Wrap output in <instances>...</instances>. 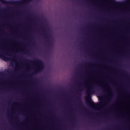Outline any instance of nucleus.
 Returning <instances> with one entry per match:
<instances>
[{
	"instance_id": "obj_1",
	"label": "nucleus",
	"mask_w": 130,
	"mask_h": 130,
	"mask_svg": "<svg viewBox=\"0 0 130 130\" xmlns=\"http://www.w3.org/2000/svg\"><path fill=\"white\" fill-rule=\"evenodd\" d=\"M26 62L28 63H36L38 64V67L36 70L34 72V74H37V73H41L42 71H43L44 69V64L42 60L39 59H36L35 60L32 61L31 60H26Z\"/></svg>"
},
{
	"instance_id": "obj_2",
	"label": "nucleus",
	"mask_w": 130,
	"mask_h": 130,
	"mask_svg": "<svg viewBox=\"0 0 130 130\" xmlns=\"http://www.w3.org/2000/svg\"><path fill=\"white\" fill-rule=\"evenodd\" d=\"M93 87L89 89L88 91H87V94H88L87 98L90 99V103L86 102L87 105H92V106H95L96 104L94 103V102L91 100V93L93 92Z\"/></svg>"
},
{
	"instance_id": "obj_3",
	"label": "nucleus",
	"mask_w": 130,
	"mask_h": 130,
	"mask_svg": "<svg viewBox=\"0 0 130 130\" xmlns=\"http://www.w3.org/2000/svg\"><path fill=\"white\" fill-rule=\"evenodd\" d=\"M25 2H31L32 0H24ZM0 2L4 5H16L17 2L15 1H7L6 0H0Z\"/></svg>"
},
{
	"instance_id": "obj_4",
	"label": "nucleus",
	"mask_w": 130,
	"mask_h": 130,
	"mask_svg": "<svg viewBox=\"0 0 130 130\" xmlns=\"http://www.w3.org/2000/svg\"><path fill=\"white\" fill-rule=\"evenodd\" d=\"M79 106L82 107V108H84V105L83 104V103L82 102L81 100H79Z\"/></svg>"
},
{
	"instance_id": "obj_5",
	"label": "nucleus",
	"mask_w": 130,
	"mask_h": 130,
	"mask_svg": "<svg viewBox=\"0 0 130 130\" xmlns=\"http://www.w3.org/2000/svg\"><path fill=\"white\" fill-rule=\"evenodd\" d=\"M5 54H8V53H1L0 52V56L2 57H4V58H6V56H5Z\"/></svg>"
},
{
	"instance_id": "obj_6",
	"label": "nucleus",
	"mask_w": 130,
	"mask_h": 130,
	"mask_svg": "<svg viewBox=\"0 0 130 130\" xmlns=\"http://www.w3.org/2000/svg\"><path fill=\"white\" fill-rule=\"evenodd\" d=\"M44 35H45V37H46V38H48L49 36H48V34H47V33L45 32Z\"/></svg>"
},
{
	"instance_id": "obj_7",
	"label": "nucleus",
	"mask_w": 130,
	"mask_h": 130,
	"mask_svg": "<svg viewBox=\"0 0 130 130\" xmlns=\"http://www.w3.org/2000/svg\"><path fill=\"white\" fill-rule=\"evenodd\" d=\"M0 51H4V49L2 48H0Z\"/></svg>"
},
{
	"instance_id": "obj_8",
	"label": "nucleus",
	"mask_w": 130,
	"mask_h": 130,
	"mask_svg": "<svg viewBox=\"0 0 130 130\" xmlns=\"http://www.w3.org/2000/svg\"><path fill=\"white\" fill-rule=\"evenodd\" d=\"M102 90H103V92H105V89L104 88H102Z\"/></svg>"
},
{
	"instance_id": "obj_9",
	"label": "nucleus",
	"mask_w": 130,
	"mask_h": 130,
	"mask_svg": "<svg viewBox=\"0 0 130 130\" xmlns=\"http://www.w3.org/2000/svg\"><path fill=\"white\" fill-rule=\"evenodd\" d=\"M113 2H114L116 4H117V2H115L114 0H113Z\"/></svg>"
},
{
	"instance_id": "obj_10",
	"label": "nucleus",
	"mask_w": 130,
	"mask_h": 130,
	"mask_svg": "<svg viewBox=\"0 0 130 130\" xmlns=\"http://www.w3.org/2000/svg\"><path fill=\"white\" fill-rule=\"evenodd\" d=\"M98 90H101V88H100V87H99Z\"/></svg>"
},
{
	"instance_id": "obj_11",
	"label": "nucleus",
	"mask_w": 130,
	"mask_h": 130,
	"mask_svg": "<svg viewBox=\"0 0 130 130\" xmlns=\"http://www.w3.org/2000/svg\"><path fill=\"white\" fill-rule=\"evenodd\" d=\"M101 104H103V103H102H102H101Z\"/></svg>"
},
{
	"instance_id": "obj_12",
	"label": "nucleus",
	"mask_w": 130,
	"mask_h": 130,
	"mask_svg": "<svg viewBox=\"0 0 130 130\" xmlns=\"http://www.w3.org/2000/svg\"><path fill=\"white\" fill-rule=\"evenodd\" d=\"M47 41H48V42H49V41L48 40H47Z\"/></svg>"
},
{
	"instance_id": "obj_13",
	"label": "nucleus",
	"mask_w": 130,
	"mask_h": 130,
	"mask_svg": "<svg viewBox=\"0 0 130 130\" xmlns=\"http://www.w3.org/2000/svg\"><path fill=\"white\" fill-rule=\"evenodd\" d=\"M42 30H44V29L43 28H42Z\"/></svg>"
}]
</instances>
